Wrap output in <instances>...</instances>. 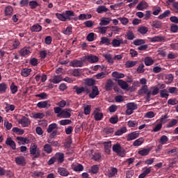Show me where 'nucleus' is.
<instances>
[{
    "mask_svg": "<svg viewBox=\"0 0 178 178\" xmlns=\"http://www.w3.org/2000/svg\"><path fill=\"white\" fill-rule=\"evenodd\" d=\"M127 131V128L126 127H123L121 129H118L115 131V136H122V134H124Z\"/></svg>",
    "mask_w": 178,
    "mask_h": 178,
    "instance_id": "38",
    "label": "nucleus"
},
{
    "mask_svg": "<svg viewBox=\"0 0 178 178\" xmlns=\"http://www.w3.org/2000/svg\"><path fill=\"white\" fill-rule=\"evenodd\" d=\"M86 59L90 63H97V62H98V60H99V58H98V56L92 55V54L87 56Z\"/></svg>",
    "mask_w": 178,
    "mask_h": 178,
    "instance_id": "15",
    "label": "nucleus"
},
{
    "mask_svg": "<svg viewBox=\"0 0 178 178\" xmlns=\"http://www.w3.org/2000/svg\"><path fill=\"white\" fill-rule=\"evenodd\" d=\"M44 152L47 154H51L52 153V147H51V145L46 144L44 146Z\"/></svg>",
    "mask_w": 178,
    "mask_h": 178,
    "instance_id": "52",
    "label": "nucleus"
},
{
    "mask_svg": "<svg viewBox=\"0 0 178 178\" xmlns=\"http://www.w3.org/2000/svg\"><path fill=\"white\" fill-rule=\"evenodd\" d=\"M127 40H134V38H136V36L134 35L133 31H129L128 32H127Z\"/></svg>",
    "mask_w": 178,
    "mask_h": 178,
    "instance_id": "60",
    "label": "nucleus"
},
{
    "mask_svg": "<svg viewBox=\"0 0 178 178\" xmlns=\"http://www.w3.org/2000/svg\"><path fill=\"white\" fill-rule=\"evenodd\" d=\"M104 149L106 154H111V148L112 147L111 142H105L104 143Z\"/></svg>",
    "mask_w": 178,
    "mask_h": 178,
    "instance_id": "30",
    "label": "nucleus"
},
{
    "mask_svg": "<svg viewBox=\"0 0 178 178\" xmlns=\"http://www.w3.org/2000/svg\"><path fill=\"white\" fill-rule=\"evenodd\" d=\"M47 133H51L50 134V137H55L58 134V124L52 123L49 124L47 129Z\"/></svg>",
    "mask_w": 178,
    "mask_h": 178,
    "instance_id": "2",
    "label": "nucleus"
},
{
    "mask_svg": "<svg viewBox=\"0 0 178 178\" xmlns=\"http://www.w3.org/2000/svg\"><path fill=\"white\" fill-rule=\"evenodd\" d=\"M118 175V168L115 167L110 168V172L108 173V177H115Z\"/></svg>",
    "mask_w": 178,
    "mask_h": 178,
    "instance_id": "29",
    "label": "nucleus"
},
{
    "mask_svg": "<svg viewBox=\"0 0 178 178\" xmlns=\"http://www.w3.org/2000/svg\"><path fill=\"white\" fill-rule=\"evenodd\" d=\"M13 133H16V134H18L19 136H22V134H24V130L17 127L13 128Z\"/></svg>",
    "mask_w": 178,
    "mask_h": 178,
    "instance_id": "49",
    "label": "nucleus"
},
{
    "mask_svg": "<svg viewBox=\"0 0 178 178\" xmlns=\"http://www.w3.org/2000/svg\"><path fill=\"white\" fill-rule=\"evenodd\" d=\"M97 95H99V90H98V87L94 86L92 92L89 94V97L90 98L94 99Z\"/></svg>",
    "mask_w": 178,
    "mask_h": 178,
    "instance_id": "17",
    "label": "nucleus"
},
{
    "mask_svg": "<svg viewBox=\"0 0 178 178\" xmlns=\"http://www.w3.org/2000/svg\"><path fill=\"white\" fill-rule=\"evenodd\" d=\"M113 152H115L119 155L120 156H124L126 155V153H124V151L122 150V146H120V144L116 143L115 145H113Z\"/></svg>",
    "mask_w": 178,
    "mask_h": 178,
    "instance_id": "5",
    "label": "nucleus"
},
{
    "mask_svg": "<svg viewBox=\"0 0 178 178\" xmlns=\"http://www.w3.org/2000/svg\"><path fill=\"white\" fill-rule=\"evenodd\" d=\"M140 137V133L138 131H134L131 134H129L127 136V141H133V140H136V138H138Z\"/></svg>",
    "mask_w": 178,
    "mask_h": 178,
    "instance_id": "7",
    "label": "nucleus"
},
{
    "mask_svg": "<svg viewBox=\"0 0 178 178\" xmlns=\"http://www.w3.org/2000/svg\"><path fill=\"white\" fill-rule=\"evenodd\" d=\"M30 154L33 158H40L41 156V150L38 148V146L35 143H32L30 146Z\"/></svg>",
    "mask_w": 178,
    "mask_h": 178,
    "instance_id": "1",
    "label": "nucleus"
},
{
    "mask_svg": "<svg viewBox=\"0 0 178 178\" xmlns=\"http://www.w3.org/2000/svg\"><path fill=\"white\" fill-rule=\"evenodd\" d=\"M104 58L106 59V60L108 62V63H111V65H113V60L114 58H112V56L111 54H104Z\"/></svg>",
    "mask_w": 178,
    "mask_h": 178,
    "instance_id": "56",
    "label": "nucleus"
},
{
    "mask_svg": "<svg viewBox=\"0 0 178 178\" xmlns=\"http://www.w3.org/2000/svg\"><path fill=\"white\" fill-rule=\"evenodd\" d=\"M8 90V84L6 83H0V94H5Z\"/></svg>",
    "mask_w": 178,
    "mask_h": 178,
    "instance_id": "36",
    "label": "nucleus"
},
{
    "mask_svg": "<svg viewBox=\"0 0 178 178\" xmlns=\"http://www.w3.org/2000/svg\"><path fill=\"white\" fill-rule=\"evenodd\" d=\"M73 90H75L76 94H81L82 92H84V91H86L84 87L79 88L77 86H74Z\"/></svg>",
    "mask_w": 178,
    "mask_h": 178,
    "instance_id": "47",
    "label": "nucleus"
},
{
    "mask_svg": "<svg viewBox=\"0 0 178 178\" xmlns=\"http://www.w3.org/2000/svg\"><path fill=\"white\" fill-rule=\"evenodd\" d=\"M113 88V81L112 79H108L105 85L106 91H111Z\"/></svg>",
    "mask_w": 178,
    "mask_h": 178,
    "instance_id": "22",
    "label": "nucleus"
},
{
    "mask_svg": "<svg viewBox=\"0 0 178 178\" xmlns=\"http://www.w3.org/2000/svg\"><path fill=\"white\" fill-rule=\"evenodd\" d=\"M10 90L12 94H16L17 92V86L15 85V83H12L10 86Z\"/></svg>",
    "mask_w": 178,
    "mask_h": 178,
    "instance_id": "61",
    "label": "nucleus"
},
{
    "mask_svg": "<svg viewBox=\"0 0 178 178\" xmlns=\"http://www.w3.org/2000/svg\"><path fill=\"white\" fill-rule=\"evenodd\" d=\"M30 54H31V51H30V47H24L19 50V55H21V56H26L27 55H30Z\"/></svg>",
    "mask_w": 178,
    "mask_h": 178,
    "instance_id": "16",
    "label": "nucleus"
},
{
    "mask_svg": "<svg viewBox=\"0 0 178 178\" xmlns=\"http://www.w3.org/2000/svg\"><path fill=\"white\" fill-rule=\"evenodd\" d=\"M122 44H123V40L122 39H113L111 42V45H113L114 48H118L120 47Z\"/></svg>",
    "mask_w": 178,
    "mask_h": 178,
    "instance_id": "18",
    "label": "nucleus"
},
{
    "mask_svg": "<svg viewBox=\"0 0 178 178\" xmlns=\"http://www.w3.org/2000/svg\"><path fill=\"white\" fill-rule=\"evenodd\" d=\"M56 16L58 20H60L61 22H66V16L65 15V13L60 14V13H56Z\"/></svg>",
    "mask_w": 178,
    "mask_h": 178,
    "instance_id": "45",
    "label": "nucleus"
},
{
    "mask_svg": "<svg viewBox=\"0 0 178 178\" xmlns=\"http://www.w3.org/2000/svg\"><path fill=\"white\" fill-rule=\"evenodd\" d=\"M95 120H102V118H104V114L102 113H95L94 114Z\"/></svg>",
    "mask_w": 178,
    "mask_h": 178,
    "instance_id": "57",
    "label": "nucleus"
},
{
    "mask_svg": "<svg viewBox=\"0 0 178 178\" xmlns=\"http://www.w3.org/2000/svg\"><path fill=\"white\" fill-rule=\"evenodd\" d=\"M138 95H144V94H146L147 99H149L151 98V90H148V86L143 85L141 88L138 90Z\"/></svg>",
    "mask_w": 178,
    "mask_h": 178,
    "instance_id": "3",
    "label": "nucleus"
},
{
    "mask_svg": "<svg viewBox=\"0 0 178 178\" xmlns=\"http://www.w3.org/2000/svg\"><path fill=\"white\" fill-rule=\"evenodd\" d=\"M72 168L73 170H74V172H81L84 169L83 165L81 164H77V165L73 164Z\"/></svg>",
    "mask_w": 178,
    "mask_h": 178,
    "instance_id": "37",
    "label": "nucleus"
},
{
    "mask_svg": "<svg viewBox=\"0 0 178 178\" xmlns=\"http://www.w3.org/2000/svg\"><path fill=\"white\" fill-rule=\"evenodd\" d=\"M62 81V76L60 75H56L53 77L51 81L54 83V84H58V83H60Z\"/></svg>",
    "mask_w": 178,
    "mask_h": 178,
    "instance_id": "39",
    "label": "nucleus"
},
{
    "mask_svg": "<svg viewBox=\"0 0 178 178\" xmlns=\"http://www.w3.org/2000/svg\"><path fill=\"white\" fill-rule=\"evenodd\" d=\"M72 108H65L62 110L61 113L57 115L58 118H63L64 119H67L70 118L72 116V114L70 113L72 111Z\"/></svg>",
    "mask_w": 178,
    "mask_h": 178,
    "instance_id": "6",
    "label": "nucleus"
},
{
    "mask_svg": "<svg viewBox=\"0 0 178 178\" xmlns=\"http://www.w3.org/2000/svg\"><path fill=\"white\" fill-rule=\"evenodd\" d=\"M30 73H31V69L24 68L21 71V76H23L24 77H29V76H30Z\"/></svg>",
    "mask_w": 178,
    "mask_h": 178,
    "instance_id": "28",
    "label": "nucleus"
},
{
    "mask_svg": "<svg viewBox=\"0 0 178 178\" xmlns=\"http://www.w3.org/2000/svg\"><path fill=\"white\" fill-rule=\"evenodd\" d=\"M168 141H169V138H168V136L165 135L162 136L159 140L160 144H162L163 145L166 144Z\"/></svg>",
    "mask_w": 178,
    "mask_h": 178,
    "instance_id": "58",
    "label": "nucleus"
},
{
    "mask_svg": "<svg viewBox=\"0 0 178 178\" xmlns=\"http://www.w3.org/2000/svg\"><path fill=\"white\" fill-rule=\"evenodd\" d=\"M143 143L144 138H140L134 142L133 145L134 147H140V145H141Z\"/></svg>",
    "mask_w": 178,
    "mask_h": 178,
    "instance_id": "42",
    "label": "nucleus"
},
{
    "mask_svg": "<svg viewBox=\"0 0 178 178\" xmlns=\"http://www.w3.org/2000/svg\"><path fill=\"white\" fill-rule=\"evenodd\" d=\"M173 74H170L166 75L165 79V83H166V84H170V83H172V81H173Z\"/></svg>",
    "mask_w": 178,
    "mask_h": 178,
    "instance_id": "43",
    "label": "nucleus"
},
{
    "mask_svg": "<svg viewBox=\"0 0 178 178\" xmlns=\"http://www.w3.org/2000/svg\"><path fill=\"white\" fill-rule=\"evenodd\" d=\"M38 108H49L51 106V102L49 100L40 102L37 104Z\"/></svg>",
    "mask_w": 178,
    "mask_h": 178,
    "instance_id": "12",
    "label": "nucleus"
},
{
    "mask_svg": "<svg viewBox=\"0 0 178 178\" xmlns=\"http://www.w3.org/2000/svg\"><path fill=\"white\" fill-rule=\"evenodd\" d=\"M144 44H145V40L143 39H136L134 41V45L141 46Z\"/></svg>",
    "mask_w": 178,
    "mask_h": 178,
    "instance_id": "54",
    "label": "nucleus"
},
{
    "mask_svg": "<svg viewBox=\"0 0 178 178\" xmlns=\"http://www.w3.org/2000/svg\"><path fill=\"white\" fill-rule=\"evenodd\" d=\"M63 33L65 34V35H70V34L73 33V28H72V26H67L63 31Z\"/></svg>",
    "mask_w": 178,
    "mask_h": 178,
    "instance_id": "46",
    "label": "nucleus"
},
{
    "mask_svg": "<svg viewBox=\"0 0 178 178\" xmlns=\"http://www.w3.org/2000/svg\"><path fill=\"white\" fill-rule=\"evenodd\" d=\"M32 118H33L34 119H42L45 118V114H44L43 113H35L32 114Z\"/></svg>",
    "mask_w": 178,
    "mask_h": 178,
    "instance_id": "40",
    "label": "nucleus"
},
{
    "mask_svg": "<svg viewBox=\"0 0 178 178\" xmlns=\"http://www.w3.org/2000/svg\"><path fill=\"white\" fill-rule=\"evenodd\" d=\"M54 156L56 157V159L58 161V163H62V162L65 161V154L63 153H56Z\"/></svg>",
    "mask_w": 178,
    "mask_h": 178,
    "instance_id": "25",
    "label": "nucleus"
},
{
    "mask_svg": "<svg viewBox=\"0 0 178 178\" xmlns=\"http://www.w3.org/2000/svg\"><path fill=\"white\" fill-rule=\"evenodd\" d=\"M95 77H96L97 80H101V79H105V77H106V73L104 72L98 73L95 76Z\"/></svg>",
    "mask_w": 178,
    "mask_h": 178,
    "instance_id": "63",
    "label": "nucleus"
},
{
    "mask_svg": "<svg viewBox=\"0 0 178 178\" xmlns=\"http://www.w3.org/2000/svg\"><path fill=\"white\" fill-rule=\"evenodd\" d=\"M147 8H148V3L145 1H141L136 6V9H138V10H145Z\"/></svg>",
    "mask_w": 178,
    "mask_h": 178,
    "instance_id": "19",
    "label": "nucleus"
},
{
    "mask_svg": "<svg viewBox=\"0 0 178 178\" xmlns=\"http://www.w3.org/2000/svg\"><path fill=\"white\" fill-rule=\"evenodd\" d=\"M17 140L18 141H21L22 144L24 145V144H30V139L28 138H24L23 136H18L17 137Z\"/></svg>",
    "mask_w": 178,
    "mask_h": 178,
    "instance_id": "32",
    "label": "nucleus"
},
{
    "mask_svg": "<svg viewBox=\"0 0 178 178\" xmlns=\"http://www.w3.org/2000/svg\"><path fill=\"white\" fill-rule=\"evenodd\" d=\"M150 151H151V147H149L147 149H143L138 152V154L142 156H147V155L149 154Z\"/></svg>",
    "mask_w": 178,
    "mask_h": 178,
    "instance_id": "33",
    "label": "nucleus"
},
{
    "mask_svg": "<svg viewBox=\"0 0 178 178\" xmlns=\"http://www.w3.org/2000/svg\"><path fill=\"white\" fill-rule=\"evenodd\" d=\"M178 123V120L177 119H172L166 126L168 129H170V127H173L174 126H176Z\"/></svg>",
    "mask_w": 178,
    "mask_h": 178,
    "instance_id": "50",
    "label": "nucleus"
},
{
    "mask_svg": "<svg viewBox=\"0 0 178 178\" xmlns=\"http://www.w3.org/2000/svg\"><path fill=\"white\" fill-rule=\"evenodd\" d=\"M137 63H138V61L128 60L125 63V67L127 68L134 67Z\"/></svg>",
    "mask_w": 178,
    "mask_h": 178,
    "instance_id": "34",
    "label": "nucleus"
},
{
    "mask_svg": "<svg viewBox=\"0 0 178 178\" xmlns=\"http://www.w3.org/2000/svg\"><path fill=\"white\" fill-rule=\"evenodd\" d=\"M112 76L115 79H123V77H124V74L119 73L118 72H113L112 73Z\"/></svg>",
    "mask_w": 178,
    "mask_h": 178,
    "instance_id": "48",
    "label": "nucleus"
},
{
    "mask_svg": "<svg viewBox=\"0 0 178 178\" xmlns=\"http://www.w3.org/2000/svg\"><path fill=\"white\" fill-rule=\"evenodd\" d=\"M108 10H109L104 6H99L96 10L97 13H104V12H108Z\"/></svg>",
    "mask_w": 178,
    "mask_h": 178,
    "instance_id": "44",
    "label": "nucleus"
},
{
    "mask_svg": "<svg viewBox=\"0 0 178 178\" xmlns=\"http://www.w3.org/2000/svg\"><path fill=\"white\" fill-rule=\"evenodd\" d=\"M83 63L82 60H74L70 63V66L72 67H82Z\"/></svg>",
    "mask_w": 178,
    "mask_h": 178,
    "instance_id": "13",
    "label": "nucleus"
},
{
    "mask_svg": "<svg viewBox=\"0 0 178 178\" xmlns=\"http://www.w3.org/2000/svg\"><path fill=\"white\" fill-rule=\"evenodd\" d=\"M42 176H44V172H42L34 171L31 173L32 177H42Z\"/></svg>",
    "mask_w": 178,
    "mask_h": 178,
    "instance_id": "59",
    "label": "nucleus"
},
{
    "mask_svg": "<svg viewBox=\"0 0 178 178\" xmlns=\"http://www.w3.org/2000/svg\"><path fill=\"white\" fill-rule=\"evenodd\" d=\"M64 15H65L67 20H72V17H74V11L66 10L64 13Z\"/></svg>",
    "mask_w": 178,
    "mask_h": 178,
    "instance_id": "26",
    "label": "nucleus"
},
{
    "mask_svg": "<svg viewBox=\"0 0 178 178\" xmlns=\"http://www.w3.org/2000/svg\"><path fill=\"white\" fill-rule=\"evenodd\" d=\"M42 30V26L38 24H35L31 27V31L33 33H40Z\"/></svg>",
    "mask_w": 178,
    "mask_h": 178,
    "instance_id": "21",
    "label": "nucleus"
},
{
    "mask_svg": "<svg viewBox=\"0 0 178 178\" xmlns=\"http://www.w3.org/2000/svg\"><path fill=\"white\" fill-rule=\"evenodd\" d=\"M118 84L122 90H127L129 88V84H127V82L122 79L118 80Z\"/></svg>",
    "mask_w": 178,
    "mask_h": 178,
    "instance_id": "23",
    "label": "nucleus"
},
{
    "mask_svg": "<svg viewBox=\"0 0 178 178\" xmlns=\"http://www.w3.org/2000/svg\"><path fill=\"white\" fill-rule=\"evenodd\" d=\"M6 145H9L12 148V149H16V143L15 140L12 139L11 137L8 136L6 140Z\"/></svg>",
    "mask_w": 178,
    "mask_h": 178,
    "instance_id": "10",
    "label": "nucleus"
},
{
    "mask_svg": "<svg viewBox=\"0 0 178 178\" xmlns=\"http://www.w3.org/2000/svg\"><path fill=\"white\" fill-rule=\"evenodd\" d=\"M144 67H145L144 64L140 63V64L139 65V66L137 67L136 72H137L138 73H144V72H145V70L144 69Z\"/></svg>",
    "mask_w": 178,
    "mask_h": 178,
    "instance_id": "64",
    "label": "nucleus"
},
{
    "mask_svg": "<svg viewBox=\"0 0 178 178\" xmlns=\"http://www.w3.org/2000/svg\"><path fill=\"white\" fill-rule=\"evenodd\" d=\"M111 22H112V19L109 17H103L100 20L99 26H108Z\"/></svg>",
    "mask_w": 178,
    "mask_h": 178,
    "instance_id": "20",
    "label": "nucleus"
},
{
    "mask_svg": "<svg viewBox=\"0 0 178 178\" xmlns=\"http://www.w3.org/2000/svg\"><path fill=\"white\" fill-rule=\"evenodd\" d=\"M151 42H162V41H165V36L163 35H157L154 36L149 38Z\"/></svg>",
    "mask_w": 178,
    "mask_h": 178,
    "instance_id": "14",
    "label": "nucleus"
},
{
    "mask_svg": "<svg viewBox=\"0 0 178 178\" xmlns=\"http://www.w3.org/2000/svg\"><path fill=\"white\" fill-rule=\"evenodd\" d=\"M15 163L19 166H24L26 165V159L23 156H17L15 159Z\"/></svg>",
    "mask_w": 178,
    "mask_h": 178,
    "instance_id": "9",
    "label": "nucleus"
},
{
    "mask_svg": "<svg viewBox=\"0 0 178 178\" xmlns=\"http://www.w3.org/2000/svg\"><path fill=\"white\" fill-rule=\"evenodd\" d=\"M151 26L154 29H161L162 27V22L161 21L154 20L152 22Z\"/></svg>",
    "mask_w": 178,
    "mask_h": 178,
    "instance_id": "31",
    "label": "nucleus"
},
{
    "mask_svg": "<svg viewBox=\"0 0 178 178\" xmlns=\"http://www.w3.org/2000/svg\"><path fill=\"white\" fill-rule=\"evenodd\" d=\"M4 12H5L6 16H10L11 15L13 14V8L10 6H8L6 8Z\"/></svg>",
    "mask_w": 178,
    "mask_h": 178,
    "instance_id": "35",
    "label": "nucleus"
},
{
    "mask_svg": "<svg viewBox=\"0 0 178 178\" xmlns=\"http://www.w3.org/2000/svg\"><path fill=\"white\" fill-rule=\"evenodd\" d=\"M137 104L131 102L127 104V111H126V115H130L133 113L136 109H137Z\"/></svg>",
    "mask_w": 178,
    "mask_h": 178,
    "instance_id": "4",
    "label": "nucleus"
},
{
    "mask_svg": "<svg viewBox=\"0 0 178 178\" xmlns=\"http://www.w3.org/2000/svg\"><path fill=\"white\" fill-rule=\"evenodd\" d=\"M144 62L146 66H152V64L155 63V60L152 59V57H149V56L145 57Z\"/></svg>",
    "mask_w": 178,
    "mask_h": 178,
    "instance_id": "24",
    "label": "nucleus"
},
{
    "mask_svg": "<svg viewBox=\"0 0 178 178\" xmlns=\"http://www.w3.org/2000/svg\"><path fill=\"white\" fill-rule=\"evenodd\" d=\"M111 45V39L106 38V37H102L101 38V41L99 42V45Z\"/></svg>",
    "mask_w": 178,
    "mask_h": 178,
    "instance_id": "27",
    "label": "nucleus"
},
{
    "mask_svg": "<svg viewBox=\"0 0 178 178\" xmlns=\"http://www.w3.org/2000/svg\"><path fill=\"white\" fill-rule=\"evenodd\" d=\"M58 173L60 175V176H63L64 177H66L70 175L69 172V170L65 168L60 167L58 168Z\"/></svg>",
    "mask_w": 178,
    "mask_h": 178,
    "instance_id": "11",
    "label": "nucleus"
},
{
    "mask_svg": "<svg viewBox=\"0 0 178 178\" xmlns=\"http://www.w3.org/2000/svg\"><path fill=\"white\" fill-rule=\"evenodd\" d=\"M169 15H170V10H167L159 16V19L160 20H162V19H165V17H168V16H169Z\"/></svg>",
    "mask_w": 178,
    "mask_h": 178,
    "instance_id": "53",
    "label": "nucleus"
},
{
    "mask_svg": "<svg viewBox=\"0 0 178 178\" xmlns=\"http://www.w3.org/2000/svg\"><path fill=\"white\" fill-rule=\"evenodd\" d=\"M140 34H147L148 33V28L147 26H140L138 29Z\"/></svg>",
    "mask_w": 178,
    "mask_h": 178,
    "instance_id": "51",
    "label": "nucleus"
},
{
    "mask_svg": "<svg viewBox=\"0 0 178 178\" xmlns=\"http://www.w3.org/2000/svg\"><path fill=\"white\" fill-rule=\"evenodd\" d=\"M84 83L86 86H88L89 87H91L95 84V80L92 79H87L84 80Z\"/></svg>",
    "mask_w": 178,
    "mask_h": 178,
    "instance_id": "41",
    "label": "nucleus"
},
{
    "mask_svg": "<svg viewBox=\"0 0 178 178\" xmlns=\"http://www.w3.org/2000/svg\"><path fill=\"white\" fill-rule=\"evenodd\" d=\"M18 123L21 124L23 127H29L30 126V120L26 117H22L19 121Z\"/></svg>",
    "mask_w": 178,
    "mask_h": 178,
    "instance_id": "8",
    "label": "nucleus"
},
{
    "mask_svg": "<svg viewBox=\"0 0 178 178\" xmlns=\"http://www.w3.org/2000/svg\"><path fill=\"white\" fill-rule=\"evenodd\" d=\"M151 95H157L159 93V88L157 87H152L150 88Z\"/></svg>",
    "mask_w": 178,
    "mask_h": 178,
    "instance_id": "62",
    "label": "nucleus"
},
{
    "mask_svg": "<svg viewBox=\"0 0 178 178\" xmlns=\"http://www.w3.org/2000/svg\"><path fill=\"white\" fill-rule=\"evenodd\" d=\"M109 29V26H99L97 27V30L101 33V34H106V31H108V29Z\"/></svg>",
    "mask_w": 178,
    "mask_h": 178,
    "instance_id": "55",
    "label": "nucleus"
}]
</instances>
